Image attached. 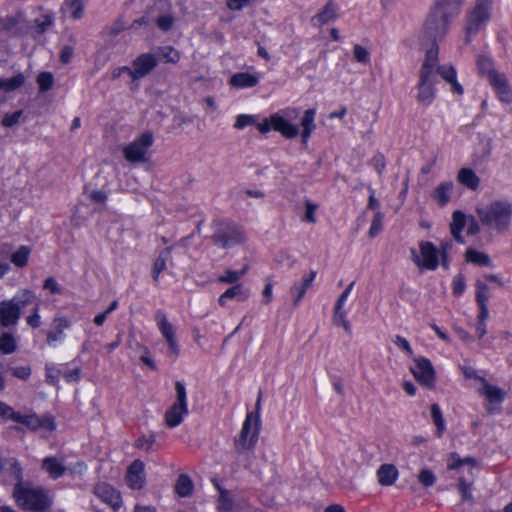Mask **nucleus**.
Returning a JSON list of instances; mask_svg holds the SVG:
<instances>
[{
	"label": "nucleus",
	"instance_id": "57",
	"mask_svg": "<svg viewBox=\"0 0 512 512\" xmlns=\"http://www.w3.org/2000/svg\"><path fill=\"white\" fill-rule=\"evenodd\" d=\"M305 206L306 211L302 220L309 223H315V211L317 209V205L307 200Z\"/></svg>",
	"mask_w": 512,
	"mask_h": 512
},
{
	"label": "nucleus",
	"instance_id": "34",
	"mask_svg": "<svg viewBox=\"0 0 512 512\" xmlns=\"http://www.w3.org/2000/svg\"><path fill=\"white\" fill-rule=\"evenodd\" d=\"M216 489L219 491V498L217 501V509L221 512H229L234 507V501L231 492L222 488L216 481H214Z\"/></svg>",
	"mask_w": 512,
	"mask_h": 512
},
{
	"label": "nucleus",
	"instance_id": "61",
	"mask_svg": "<svg viewBox=\"0 0 512 512\" xmlns=\"http://www.w3.org/2000/svg\"><path fill=\"white\" fill-rule=\"evenodd\" d=\"M27 324L32 328H37L40 325V315H39V304L35 303L33 308V313L27 317Z\"/></svg>",
	"mask_w": 512,
	"mask_h": 512
},
{
	"label": "nucleus",
	"instance_id": "22",
	"mask_svg": "<svg viewBox=\"0 0 512 512\" xmlns=\"http://www.w3.org/2000/svg\"><path fill=\"white\" fill-rule=\"evenodd\" d=\"M454 183L452 181H445L438 184L433 191L431 192V198L438 204L440 207L446 206L453 194Z\"/></svg>",
	"mask_w": 512,
	"mask_h": 512
},
{
	"label": "nucleus",
	"instance_id": "54",
	"mask_svg": "<svg viewBox=\"0 0 512 512\" xmlns=\"http://www.w3.org/2000/svg\"><path fill=\"white\" fill-rule=\"evenodd\" d=\"M22 113L23 112L21 110H18L12 114L4 115V117L2 118V122H1L2 125L4 127H12V126L18 124L20 121V118L22 116Z\"/></svg>",
	"mask_w": 512,
	"mask_h": 512
},
{
	"label": "nucleus",
	"instance_id": "56",
	"mask_svg": "<svg viewBox=\"0 0 512 512\" xmlns=\"http://www.w3.org/2000/svg\"><path fill=\"white\" fill-rule=\"evenodd\" d=\"M9 370L14 377L21 380H27L31 375L30 366L11 367Z\"/></svg>",
	"mask_w": 512,
	"mask_h": 512
},
{
	"label": "nucleus",
	"instance_id": "27",
	"mask_svg": "<svg viewBox=\"0 0 512 512\" xmlns=\"http://www.w3.org/2000/svg\"><path fill=\"white\" fill-rule=\"evenodd\" d=\"M457 181L470 190H477L480 185V178L471 168H461L457 173Z\"/></svg>",
	"mask_w": 512,
	"mask_h": 512
},
{
	"label": "nucleus",
	"instance_id": "42",
	"mask_svg": "<svg viewBox=\"0 0 512 512\" xmlns=\"http://www.w3.org/2000/svg\"><path fill=\"white\" fill-rule=\"evenodd\" d=\"M29 254L30 248L21 246L11 255V262L17 267H24L28 262Z\"/></svg>",
	"mask_w": 512,
	"mask_h": 512
},
{
	"label": "nucleus",
	"instance_id": "39",
	"mask_svg": "<svg viewBox=\"0 0 512 512\" xmlns=\"http://www.w3.org/2000/svg\"><path fill=\"white\" fill-rule=\"evenodd\" d=\"M0 83V90L3 89L6 92H11L24 85L25 77L22 73H18L10 79L0 78Z\"/></svg>",
	"mask_w": 512,
	"mask_h": 512
},
{
	"label": "nucleus",
	"instance_id": "55",
	"mask_svg": "<svg viewBox=\"0 0 512 512\" xmlns=\"http://www.w3.org/2000/svg\"><path fill=\"white\" fill-rule=\"evenodd\" d=\"M17 413L18 412L14 411V409L11 406L6 404L5 402L0 401V418L1 419H10L15 422Z\"/></svg>",
	"mask_w": 512,
	"mask_h": 512
},
{
	"label": "nucleus",
	"instance_id": "5",
	"mask_svg": "<svg viewBox=\"0 0 512 512\" xmlns=\"http://www.w3.org/2000/svg\"><path fill=\"white\" fill-rule=\"evenodd\" d=\"M35 302V294L28 289L22 290L12 299L0 302V324L3 327L15 325L20 318L21 310Z\"/></svg>",
	"mask_w": 512,
	"mask_h": 512
},
{
	"label": "nucleus",
	"instance_id": "48",
	"mask_svg": "<svg viewBox=\"0 0 512 512\" xmlns=\"http://www.w3.org/2000/svg\"><path fill=\"white\" fill-rule=\"evenodd\" d=\"M353 55H354L355 60L361 64L366 65L370 62L369 51L360 44L354 45Z\"/></svg>",
	"mask_w": 512,
	"mask_h": 512
},
{
	"label": "nucleus",
	"instance_id": "9",
	"mask_svg": "<svg viewBox=\"0 0 512 512\" xmlns=\"http://www.w3.org/2000/svg\"><path fill=\"white\" fill-rule=\"evenodd\" d=\"M259 436V415L253 412L248 413L243 423L240 435L235 439L237 452L244 453L252 450L257 443Z\"/></svg>",
	"mask_w": 512,
	"mask_h": 512
},
{
	"label": "nucleus",
	"instance_id": "50",
	"mask_svg": "<svg viewBox=\"0 0 512 512\" xmlns=\"http://www.w3.org/2000/svg\"><path fill=\"white\" fill-rule=\"evenodd\" d=\"M383 214L380 211H376L369 229V236L371 238L377 236L382 230Z\"/></svg>",
	"mask_w": 512,
	"mask_h": 512
},
{
	"label": "nucleus",
	"instance_id": "11",
	"mask_svg": "<svg viewBox=\"0 0 512 512\" xmlns=\"http://www.w3.org/2000/svg\"><path fill=\"white\" fill-rule=\"evenodd\" d=\"M152 144L153 135L150 132L143 133L123 148L124 158L130 163L145 162L148 149Z\"/></svg>",
	"mask_w": 512,
	"mask_h": 512
},
{
	"label": "nucleus",
	"instance_id": "30",
	"mask_svg": "<svg viewBox=\"0 0 512 512\" xmlns=\"http://www.w3.org/2000/svg\"><path fill=\"white\" fill-rule=\"evenodd\" d=\"M156 55L157 62L176 64L180 60V53L172 46H159L153 49L152 52Z\"/></svg>",
	"mask_w": 512,
	"mask_h": 512
},
{
	"label": "nucleus",
	"instance_id": "51",
	"mask_svg": "<svg viewBox=\"0 0 512 512\" xmlns=\"http://www.w3.org/2000/svg\"><path fill=\"white\" fill-rule=\"evenodd\" d=\"M242 278V273H238V271L226 270L224 275L218 278L219 282L227 283V284H238L237 282Z\"/></svg>",
	"mask_w": 512,
	"mask_h": 512
},
{
	"label": "nucleus",
	"instance_id": "63",
	"mask_svg": "<svg viewBox=\"0 0 512 512\" xmlns=\"http://www.w3.org/2000/svg\"><path fill=\"white\" fill-rule=\"evenodd\" d=\"M393 342L396 346H398L401 350L406 352L409 356H411L413 354V350H412L409 342L405 338L397 335L394 338Z\"/></svg>",
	"mask_w": 512,
	"mask_h": 512
},
{
	"label": "nucleus",
	"instance_id": "10",
	"mask_svg": "<svg viewBox=\"0 0 512 512\" xmlns=\"http://www.w3.org/2000/svg\"><path fill=\"white\" fill-rule=\"evenodd\" d=\"M175 391V402L165 413V422L170 428L179 426L184 416L188 414L187 393L184 384L177 381L175 383Z\"/></svg>",
	"mask_w": 512,
	"mask_h": 512
},
{
	"label": "nucleus",
	"instance_id": "20",
	"mask_svg": "<svg viewBox=\"0 0 512 512\" xmlns=\"http://www.w3.org/2000/svg\"><path fill=\"white\" fill-rule=\"evenodd\" d=\"M144 463L141 460H135L128 467L126 482L131 489H141L146 482L144 473Z\"/></svg>",
	"mask_w": 512,
	"mask_h": 512
},
{
	"label": "nucleus",
	"instance_id": "4",
	"mask_svg": "<svg viewBox=\"0 0 512 512\" xmlns=\"http://www.w3.org/2000/svg\"><path fill=\"white\" fill-rule=\"evenodd\" d=\"M493 0H475L474 6L465 15L464 41L469 44L472 37L479 33L490 21Z\"/></svg>",
	"mask_w": 512,
	"mask_h": 512
},
{
	"label": "nucleus",
	"instance_id": "43",
	"mask_svg": "<svg viewBox=\"0 0 512 512\" xmlns=\"http://www.w3.org/2000/svg\"><path fill=\"white\" fill-rule=\"evenodd\" d=\"M476 287V301L479 305H487V301L490 298L488 286L481 280H477L475 283Z\"/></svg>",
	"mask_w": 512,
	"mask_h": 512
},
{
	"label": "nucleus",
	"instance_id": "47",
	"mask_svg": "<svg viewBox=\"0 0 512 512\" xmlns=\"http://www.w3.org/2000/svg\"><path fill=\"white\" fill-rule=\"evenodd\" d=\"M37 83L39 85L40 92H46L53 86V75L49 72H42L37 77Z\"/></svg>",
	"mask_w": 512,
	"mask_h": 512
},
{
	"label": "nucleus",
	"instance_id": "64",
	"mask_svg": "<svg viewBox=\"0 0 512 512\" xmlns=\"http://www.w3.org/2000/svg\"><path fill=\"white\" fill-rule=\"evenodd\" d=\"M128 346L134 351L148 354V348L141 344L140 342L136 341L135 336L133 334L129 335Z\"/></svg>",
	"mask_w": 512,
	"mask_h": 512
},
{
	"label": "nucleus",
	"instance_id": "37",
	"mask_svg": "<svg viewBox=\"0 0 512 512\" xmlns=\"http://www.w3.org/2000/svg\"><path fill=\"white\" fill-rule=\"evenodd\" d=\"M193 482L189 476L182 474L178 477L177 482L175 484V492L180 497L190 496L193 491Z\"/></svg>",
	"mask_w": 512,
	"mask_h": 512
},
{
	"label": "nucleus",
	"instance_id": "25",
	"mask_svg": "<svg viewBox=\"0 0 512 512\" xmlns=\"http://www.w3.org/2000/svg\"><path fill=\"white\" fill-rule=\"evenodd\" d=\"M376 476L381 486L388 487L396 482L399 472L394 464L385 463L378 468Z\"/></svg>",
	"mask_w": 512,
	"mask_h": 512
},
{
	"label": "nucleus",
	"instance_id": "3",
	"mask_svg": "<svg viewBox=\"0 0 512 512\" xmlns=\"http://www.w3.org/2000/svg\"><path fill=\"white\" fill-rule=\"evenodd\" d=\"M480 222L497 233L508 231L512 218V204L507 200L493 201L486 206L477 207Z\"/></svg>",
	"mask_w": 512,
	"mask_h": 512
},
{
	"label": "nucleus",
	"instance_id": "44",
	"mask_svg": "<svg viewBox=\"0 0 512 512\" xmlns=\"http://www.w3.org/2000/svg\"><path fill=\"white\" fill-rule=\"evenodd\" d=\"M64 8L71 9V16L80 19L83 16L84 0H65Z\"/></svg>",
	"mask_w": 512,
	"mask_h": 512
},
{
	"label": "nucleus",
	"instance_id": "35",
	"mask_svg": "<svg viewBox=\"0 0 512 512\" xmlns=\"http://www.w3.org/2000/svg\"><path fill=\"white\" fill-rule=\"evenodd\" d=\"M477 67L479 73L486 77L487 80L492 78V75L499 73L500 71L494 68L493 61L484 55H479L477 58Z\"/></svg>",
	"mask_w": 512,
	"mask_h": 512
},
{
	"label": "nucleus",
	"instance_id": "21",
	"mask_svg": "<svg viewBox=\"0 0 512 512\" xmlns=\"http://www.w3.org/2000/svg\"><path fill=\"white\" fill-rule=\"evenodd\" d=\"M466 0H435L431 7L454 20L461 12Z\"/></svg>",
	"mask_w": 512,
	"mask_h": 512
},
{
	"label": "nucleus",
	"instance_id": "38",
	"mask_svg": "<svg viewBox=\"0 0 512 512\" xmlns=\"http://www.w3.org/2000/svg\"><path fill=\"white\" fill-rule=\"evenodd\" d=\"M431 417L436 426V436L441 437L446 429L443 414L438 404L431 405Z\"/></svg>",
	"mask_w": 512,
	"mask_h": 512
},
{
	"label": "nucleus",
	"instance_id": "23",
	"mask_svg": "<svg viewBox=\"0 0 512 512\" xmlns=\"http://www.w3.org/2000/svg\"><path fill=\"white\" fill-rule=\"evenodd\" d=\"M15 422L21 423L25 426H27L30 429H38L40 427H48L49 429H54L55 424L52 419L50 418H39L36 414H27V415H21L19 412L17 413Z\"/></svg>",
	"mask_w": 512,
	"mask_h": 512
},
{
	"label": "nucleus",
	"instance_id": "60",
	"mask_svg": "<svg viewBox=\"0 0 512 512\" xmlns=\"http://www.w3.org/2000/svg\"><path fill=\"white\" fill-rule=\"evenodd\" d=\"M254 118L250 115L241 114L238 115L234 124L236 129H243L246 126L253 124Z\"/></svg>",
	"mask_w": 512,
	"mask_h": 512
},
{
	"label": "nucleus",
	"instance_id": "53",
	"mask_svg": "<svg viewBox=\"0 0 512 512\" xmlns=\"http://www.w3.org/2000/svg\"><path fill=\"white\" fill-rule=\"evenodd\" d=\"M157 27L162 31H168L174 24V17L171 14L161 15L156 20Z\"/></svg>",
	"mask_w": 512,
	"mask_h": 512
},
{
	"label": "nucleus",
	"instance_id": "29",
	"mask_svg": "<svg viewBox=\"0 0 512 512\" xmlns=\"http://www.w3.org/2000/svg\"><path fill=\"white\" fill-rule=\"evenodd\" d=\"M335 18V6L329 1L319 13L311 18V24L315 27H321Z\"/></svg>",
	"mask_w": 512,
	"mask_h": 512
},
{
	"label": "nucleus",
	"instance_id": "14",
	"mask_svg": "<svg viewBox=\"0 0 512 512\" xmlns=\"http://www.w3.org/2000/svg\"><path fill=\"white\" fill-rule=\"evenodd\" d=\"M297 109H287L283 111V115L278 113L272 115V127L275 131L280 132L286 138H295L299 134V127L291 124L288 119L296 117Z\"/></svg>",
	"mask_w": 512,
	"mask_h": 512
},
{
	"label": "nucleus",
	"instance_id": "36",
	"mask_svg": "<svg viewBox=\"0 0 512 512\" xmlns=\"http://www.w3.org/2000/svg\"><path fill=\"white\" fill-rule=\"evenodd\" d=\"M54 23V17L51 14H41L33 21V33L37 35L44 34Z\"/></svg>",
	"mask_w": 512,
	"mask_h": 512
},
{
	"label": "nucleus",
	"instance_id": "52",
	"mask_svg": "<svg viewBox=\"0 0 512 512\" xmlns=\"http://www.w3.org/2000/svg\"><path fill=\"white\" fill-rule=\"evenodd\" d=\"M306 293V289L298 282L294 283L290 288V294L293 297V305L298 306Z\"/></svg>",
	"mask_w": 512,
	"mask_h": 512
},
{
	"label": "nucleus",
	"instance_id": "49",
	"mask_svg": "<svg viewBox=\"0 0 512 512\" xmlns=\"http://www.w3.org/2000/svg\"><path fill=\"white\" fill-rule=\"evenodd\" d=\"M452 246V241H442L438 249V254L441 257V264L445 269L449 268L448 254Z\"/></svg>",
	"mask_w": 512,
	"mask_h": 512
},
{
	"label": "nucleus",
	"instance_id": "1",
	"mask_svg": "<svg viewBox=\"0 0 512 512\" xmlns=\"http://www.w3.org/2000/svg\"><path fill=\"white\" fill-rule=\"evenodd\" d=\"M440 76L451 86V91L457 95H462L463 87L457 81V72L454 66L450 64L440 65L436 60L435 51H430L425 55L424 61L419 70V83L417 86V101L429 106L436 96L435 84L437 77Z\"/></svg>",
	"mask_w": 512,
	"mask_h": 512
},
{
	"label": "nucleus",
	"instance_id": "7",
	"mask_svg": "<svg viewBox=\"0 0 512 512\" xmlns=\"http://www.w3.org/2000/svg\"><path fill=\"white\" fill-rule=\"evenodd\" d=\"M212 241L215 245L227 249L244 242L245 236L242 228L228 220H215Z\"/></svg>",
	"mask_w": 512,
	"mask_h": 512
},
{
	"label": "nucleus",
	"instance_id": "8",
	"mask_svg": "<svg viewBox=\"0 0 512 512\" xmlns=\"http://www.w3.org/2000/svg\"><path fill=\"white\" fill-rule=\"evenodd\" d=\"M14 497L19 505L28 510H44L51 504L49 497L42 490L24 488L20 484L14 488Z\"/></svg>",
	"mask_w": 512,
	"mask_h": 512
},
{
	"label": "nucleus",
	"instance_id": "15",
	"mask_svg": "<svg viewBox=\"0 0 512 512\" xmlns=\"http://www.w3.org/2000/svg\"><path fill=\"white\" fill-rule=\"evenodd\" d=\"M155 320L163 337L166 339L170 352L174 358L179 354V346L176 341L175 331L171 323H169L166 314L162 310H158L155 314Z\"/></svg>",
	"mask_w": 512,
	"mask_h": 512
},
{
	"label": "nucleus",
	"instance_id": "24",
	"mask_svg": "<svg viewBox=\"0 0 512 512\" xmlns=\"http://www.w3.org/2000/svg\"><path fill=\"white\" fill-rule=\"evenodd\" d=\"M250 296V290L242 284H236L228 288L218 299L219 305L224 307L228 300L236 299L239 302L246 301Z\"/></svg>",
	"mask_w": 512,
	"mask_h": 512
},
{
	"label": "nucleus",
	"instance_id": "59",
	"mask_svg": "<svg viewBox=\"0 0 512 512\" xmlns=\"http://www.w3.org/2000/svg\"><path fill=\"white\" fill-rule=\"evenodd\" d=\"M52 326L59 335H62L64 330L70 326V322L65 317H57L53 320Z\"/></svg>",
	"mask_w": 512,
	"mask_h": 512
},
{
	"label": "nucleus",
	"instance_id": "46",
	"mask_svg": "<svg viewBox=\"0 0 512 512\" xmlns=\"http://www.w3.org/2000/svg\"><path fill=\"white\" fill-rule=\"evenodd\" d=\"M417 479L425 488L433 486L436 482L435 474L428 468L421 469Z\"/></svg>",
	"mask_w": 512,
	"mask_h": 512
},
{
	"label": "nucleus",
	"instance_id": "2",
	"mask_svg": "<svg viewBox=\"0 0 512 512\" xmlns=\"http://www.w3.org/2000/svg\"><path fill=\"white\" fill-rule=\"evenodd\" d=\"M452 22L451 18L430 7L418 36L425 55L430 51H435L436 60H439L438 43L446 37Z\"/></svg>",
	"mask_w": 512,
	"mask_h": 512
},
{
	"label": "nucleus",
	"instance_id": "41",
	"mask_svg": "<svg viewBox=\"0 0 512 512\" xmlns=\"http://www.w3.org/2000/svg\"><path fill=\"white\" fill-rule=\"evenodd\" d=\"M333 323L335 325L342 326L347 333L351 332V326L346 318V312L343 310V306L338 307V305H335Z\"/></svg>",
	"mask_w": 512,
	"mask_h": 512
},
{
	"label": "nucleus",
	"instance_id": "26",
	"mask_svg": "<svg viewBox=\"0 0 512 512\" xmlns=\"http://www.w3.org/2000/svg\"><path fill=\"white\" fill-rule=\"evenodd\" d=\"M42 469L53 479H58L66 472V467L57 457H46L42 460Z\"/></svg>",
	"mask_w": 512,
	"mask_h": 512
},
{
	"label": "nucleus",
	"instance_id": "45",
	"mask_svg": "<svg viewBox=\"0 0 512 512\" xmlns=\"http://www.w3.org/2000/svg\"><path fill=\"white\" fill-rule=\"evenodd\" d=\"M0 350L4 354L13 353L16 350L14 337L9 333H3L0 336Z\"/></svg>",
	"mask_w": 512,
	"mask_h": 512
},
{
	"label": "nucleus",
	"instance_id": "62",
	"mask_svg": "<svg viewBox=\"0 0 512 512\" xmlns=\"http://www.w3.org/2000/svg\"><path fill=\"white\" fill-rule=\"evenodd\" d=\"M453 294L456 296L461 295L465 290V281L462 275H457L453 279Z\"/></svg>",
	"mask_w": 512,
	"mask_h": 512
},
{
	"label": "nucleus",
	"instance_id": "31",
	"mask_svg": "<svg viewBox=\"0 0 512 512\" xmlns=\"http://www.w3.org/2000/svg\"><path fill=\"white\" fill-rule=\"evenodd\" d=\"M465 224H466L465 214L459 210L454 211V213L452 215V222L450 224V231H451V235L453 236V238L461 244L464 243V239L461 235V231L464 228Z\"/></svg>",
	"mask_w": 512,
	"mask_h": 512
},
{
	"label": "nucleus",
	"instance_id": "19",
	"mask_svg": "<svg viewBox=\"0 0 512 512\" xmlns=\"http://www.w3.org/2000/svg\"><path fill=\"white\" fill-rule=\"evenodd\" d=\"M93 493L113 509H117L121 506L122 499L120 493L106 482H98L94 486Z\"/></svg>",
	"mask_w": 512,
	"mask_h": 512
},
{
	"label": "nucleus",
	"instance_id": "40",
	"mask_svg": "<svg viewBox=\"0 0 512 512\" xmlns=\"http://www.w3.org/2000/svg\"><path fill=\"white\" fill-rule=\"evenodd\" d=\"M466 260L479 266H490L491 259L488 254L473 249L466 251Z\"/></svg>",
	"mask_w": 512,
	"mask_h": 512
},
{
	"label": "nucleus",
	"instance_id": "16",
	"mask_svg": "<svg viewBox=\"0 0 512 512\" xmlns=\"http://www.w3.org/2000/svg\"><path fill=\"white\" fill-rule=\"evenodd\" d=\"M411 372L422 385L433 387L435 371L430 360L423 357L415 359V366L411 368Z\"/></svg>",
	"mask_w": 512,
	"mask_h": 512
},
{
	"label": "nucleus",
	"instance_id": "6",
	"mask_svg": "<svg viewBox=\"0 0 512 512\" xmlns=\"http://www.w3.org/2000/svg\"><path fill=\"white\" fill-rule=\"evenodd\" d=\"M470 458L464 460L459 459L456 454H452L448 463V469L460 470V476L458 479V491L463 501L469 504H474V498L472 495V486L474 484L475 475L474 467L468 465Z\"/></svg>",
	"mask_w": 512,
	"mask_h": 512
},
{
	"label": "nucleus",
	"instance_id": "33",
	"mask_svg": "<svg viewBox=\"0 0 512 512\" xmlns=\"http://www.w3.org/2000/svg\"><path fill=\"white\" fill-rule=\"evenodd\" d=\"M316 111L315 109H307L304 112V115L301 119V126H302V142L305 143L308 138L310 137L311 133L315 129L316 125L314 123Z\"/></svg>",
	"mask_w": 512,
	"mask_h": 512
},
{
	"label": "nucleus",
	"instance_id": "28",
	"mask_svg": "<svg viewBox=\"0 0 512 512\" xmlns=\"http://www.w3.org/2000/svg\"><path fill=\"white\" fill-rule=\"evenodd\" d=\"M259 78L254 74L240 72L230 78V85L236 88H251L258 84Z\"/></svg>",
	"mask_w": 512,
	"mask_h": 512
},
{
	"label": "nucleus",
	"instance_id": "32",
	"mask_svg": "<svg viewBox=\"0 0 512 512\" xmlns=\"http://www.w3.org/2000/svg\"><path fill=\"white\" fill-rule=\"evenodd\" d=\"M171 250L172 247L163 249L154 261L152 277L155 282L158 281L160 273L166 269L167 262L171 261Z\"/></svg>",
	"mask_w": 512,
	"mask_h": 512
},
{
	"label": "nucleus",
	"instance_id": "18",
	"mask_svg": "<svg viewBox=\"0 0 512 512\" xmlns=\"http://www.w3.org/2000/svg\"><path fill=\"white\" fill-rule=\"evenodd\" d=\"M133 81L147 76L156 66L157 59L153 53H143L137 56L133 62Z\"/></svg>",
	"mask_w": 512,
	"mask_h": 512
},
{
	"label": "nucleus",
	"instance_id": "12",
	"mask_svg": "<svg viewBox=\"0 0 512 512\" xmlns=\"http://www.w3.org/2000/svg\"><path fill=\"white\" fill-rule=\"evenodd\" d=\"M420 256L415 249H411L412 260L419 267L427 270H435L439 265V254L436 246L429 241L419 243Z\"/></svg>",
	"mask_w": 512,
	"mask_h": 512
},
{
	"label": "nucleus",
	"instance_id": "17",
	"mask_svg": "<svg viewBox=\"0 0 512 512\" xmlns=\"http://www.w3.org/2000/svg\"><path fill=\"white\" fill-rule=\"evenodd\" d=\"M497 98L504 104L512 103V87L505 73L499 72L488 80Z\"/></svg>",
	"mask_w": 512,
	"mask_h": 512
},
{
	"label": "nucleus",
	"instance_id": "13",
	"mask_svg": "<svg viewBox=\"0 0 512 512\" xmlns=\"http://www.w3.org/2000/svg\"><path fill=\"white\" fill-rule=\"evenodd\" d=\"M480 382L482 383V387L479 389V392L487 400V404L485 405L486 411L489 414L500 412L501 404L506 397V391L488 383L485 378H480Z\"/></svg>",
	"mask_w": 512,
	"mask_h": 512
},
{
	"label": "nucleus",
	"instance_id": "58",
	"mask_svg": "<svg viewBox=\"0 0 512 512\" xmlns=\"http://www.w3.org/2000/svg\"><path fill=\"white\" fill-rule=\"evenodd\" d=\"M155 440V435H150L149 437L142 436L136 440L135 446L149 451L155 443Z\"/></svg>",
	"mask_w": 512,
	"mask_h": 512
}]
</instances>
